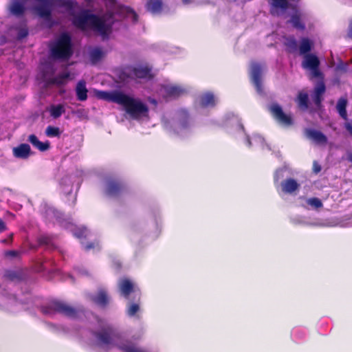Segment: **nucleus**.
<instances>
[{
    "label": "nucleus",
    "mask_w": 352,
    "mask_h": 352,
    "mask_svg": "<svg viewBox=\"0 0 352 352\" xmlns=\"http://www.w3.org/2000/svg\"><path fill=\"white\" fill-rule=\"evenodd\" d=\"M74 236L77 238H82L86 236V229H79L74 232Z\"/></svg>",
    "instance_id": "a18cd8bd"
},
{
    "label": "nucleus",
    "mask_w": 352,
    "mask_h": 352,
    "mask_svg": "<svg viewBox=\"0 0 352 352\" xmlns=\"http://www.w3.org/2000/svg\"><path fill=\"white\" fill-rule=\"evenodd\" d=\"M100 97L105 100L123 106L126 112L133 118H138L140 116H145L148 112V108L146 104L140 100L130 97L120 91H113L111 92L100 91Z\"/></svg>",
    "instance_id": "f257e3e1"
},
{
    "label": "nucleus",
    "mask_w": 352,
    "mask_h": 352,
    "mask_svg": "<svg viewBox=\"0 0 352 352\" xmlns=\"http://www.w3.org/2000/svg\"><path fill=\"white\" fill-rule=\"evenodd\" d=\"M292 8L294 9V12L291 15L290 19L288 22L290 23L295 29L304 31L306 26L305 23L302 21V14L296 7L292 6Z\"/></svg>",
    "instance_id": "4468645a"
},
{
    "label": "nucleus",
    "mask_w": 352,
    "mask_h": 352,
    "mask_svg": "<svg viewBox=\"0 0 352 352\" xmlns=\"http://www.w3.org/2000/svg\"><path fill=\"white\" fill-rule=\"evenodd\" d=\"M270 12L272 16H279L292 6L287 0H269Z\"/></svg>",
    "instance_id": "6e6552de"
},
{
    "label": "nucleus",
    "mask_w": 352,
    "mask_h": 352,
    "mask_svg": "<svg viewBox=\"0 0 352 352\" xmlns=\"http://www.w3.org/2000/svg\"><path fill=\"white\" fill-rule=\"evenodd\" d=\"M200 104L203 107H214L215 98L211 92H207L200 97Z\"/></svg>",
    "instance_id": "2f4dec72"
},
{
    "label": "nucleus",
    "mask_w": 352,
    "mask_h": 352,
    "mask_svg": "<svg viewBox=\"0 0 352 352\" xmlns=\"http://www.w3.org/2000/svg\"><path fill=\"white\" fill-rule=\"evenodd\" d=\"M126 190V186L121 180L109 178L107 180L105 192L110 197L120 196Z\"/></svg>",
    "instance_id": "423d86ee"
},
{
    "label": "nucleus",
    "mask_w": 352,
    "mask_h": 352,
    "mask_svg": "<svg viewBox=\"0 0 352 352\" xmlns=\"http://www.w3.org/2000/svg\"><path fill=\"white\" fill-rule=\"evenodd\" d=\"M164 90L166 96L172 98H177L184 93V90L177 85H166Z\"/></svg>",
    "instance_id": "4be33fe9"
},
{
    "label": "nucleus",
    "mask_w": 352,
    "mask_h": 352,
    "mask_svg": "<svg viewBox=\"0 0 352 352\" xmlns=\"http://www.w3.org/2000/svg\"><path fill=\"white\" fill-rule=\"evenodd\" d=\"M296 101L300 109L306 111L309 108V96L307 93L299 91Z\"/></svg>",
    "instance_id": "cd10ccee"
},
{
    "label": "nucleus",
    "mask_w": 352,
    "mask_h": 352,
    "mask_svg": "<svg viewBox=\"0 0 352 352\" xmlns=\"http://www.w3.org/2000/svg\"><path fill=\"white\" fill-rule=\"evenodd\" d=\"M51 56L57 60H68L73 54L72 38L69 34L63 33L50 47Z\"/></svg>",
    "instance_id": "7ed1b4c3"
},
{
    "label": "nucleus",
    "mask_w": 352,
    "mask_h": 352,
    "mask_svg": "<svg viewBox=\"0 0 352 352\" xmlns=\"http://www.w3.org/2000/svg\"><path fill=\"white\" fill-rule=\"evenodd\" d=\"M348 37L352 39V22L351 23L347 32Z\"/></svg>",
    "instance_id": "864d4df0"
},
{
    "label": "nucleus",
    "mask_w": 352,
    "mask_h": 352,
    "mask_svg": "<svg viewBox=\"0 0 352 352\" xmlns=\"http://www.w3.org/2000/svg\"><path fill=\"white\" fill-rule=\"evenodd\" d=\"M146 10L153 15H160L166 8L163 0H147L145 3Z\"/></svg>",
    "instance_id": "ddd939ff"
},
{
    "label": "nucleus",
    "mask_w": 352,
    "mask_h": 352,
    "mask_svg": "<svg viewBox=\"0 0 352 352\" xmlns=\"http://www.w3.org/2000/svg\"><path fill=\"white\" fill-rule=\"evenodd\" d=\"M28 141L32 145L41 152L46 151L50 148V143L49 141L45 142H41L36 135L31 134L28 136Z\"/></svg>",
    "instance_id": "412c9836"
},
{
    "label": "nucleus",
    "mask_w": 352,
    "mask_h": 352,
    "mask_svg": "<svg viewBox=\"0 0 352 352\" xmlns=\"http://www.w3.org/2000/svg\"><path fill=\"white\" fill-rule=\"evenodd\" d=\"M103 56V52L101 49L96 47L90 52V59L93 64L98 63Z\"/></svg>",
    "instance_id": "c9c22d12"
},
{
    "label": "nucleus",
    "mask_w": 352,
    "mask_h": 352,
    "mask_svg": "<svg viewBox=\"0 0 352 352\" xmlns=\"http://www.w3.org/2000/svg\"><path fill=\"white\" fill-rule=\"evenodd\" d=\"M95 337L104 344H111L116 334L111 327H106L98 332H94Z\"/></svg>",
    "instance_id": "f8f14e48"
},
{
    "label": "nucleus",
    "mask_w": 352,
    "mask_h": 352,
    "mask_svg": "<svg viewBox=\"0 0 352 352\" xmlns=\"http://www.w3.org/2000/svg\"><path fill=\"white\" fill-rule=\"evenodd\" d=\"M94 302L102 307H105L109 304V297L106 291L101 289L93 298Z\"/></svg>",
    "instance_id": "c85d7f7f"
},
{
    "label": "nucleus",
    "mask_w": 352,
    "mask_h": 352,
    "mask_svg": "<svg viewBox=\"0 0 352 352\" xmlns=\"http://www.w3.org/2000/svg\"><path fill=\"white\" fill-rule=\"evenodd\" d=\"M9 10L12 15L16 17H21L25 14V7L22 3L15 1L11 3Z\"/></svg>",
    "instance_id": "b1692460"
},
{
    "label": "nucleus",
    "mask_w": 352,
    "mask_h": 352,
    "mask_svg": "<svg viewBox=\"0 0 352 352\" xmlns=\"http://www.w3.org/2000/svg\"><path fill=\"white\" fill-rule=\"evenodd\" d=\"M307 204L314 208H320L323 204L321 200L317 197H312L307 200Z\"/></svg>",
    "instance_id": "4c0bfd02"
},
{
    "label": "nucleus",
    "mask_w": 352,
    "mask_h": 352,
    "mask_svg": "<svg viewBox=\"0 0 352 352\" xmlns=\"http://www.w3.org/2000/svg\"><path fill=\"white\" fill-rule=\"evenodd\" d=\"M40 2L42 3V4L36 6L34 8L35 11L40 17L49 20L52 16V4L50 0Z\"/></svg>",
    "instance_id": "f3484780"
},
{
    "label": "nucleus",
    "mask_w": 352,
    "mask_h": 352,
    "mask_svg": "<svg viewBox=\"0 0 352 352\" xmlns=\"http://www.w3.org/2000/svg\"><path fill=\"white\" fill-rule=\"evenodd\" d=\"M120 349L123 352H144V351L139 349L133 346H120Z\"/></svg>",
    "instance_id": "ea45409f"
},
{
    "label": "nucleus",
    "mask_w": 352,
    "mask_h": 352,
    "mask_svg": "<svg viewBox=\"0 0 352 352\" xmlns=\"http://www.w3.org/2000/svg\"><path fill=\"white\" fill-rule=\"evenodd\" d=\"M28 35V30L26 28H21L17 34V38L18 39H23L25 37H27Z\"/></svg>",
    "instance_id": "c03bdc74"
},
{
    "label": "nucleus",
    "mask_w": 352,
    "mask_h": 352,
    "mask_svg": "<svg viewBox=\"0 0 352 352\" xmlns=\"http://www.w3.org/2000/svg\"><path fill=\"white\" fill-rule=\"evenodd\" d=\"M118 78L123 82L133 79L132 66L129 65L120 69L118 72Z\"/></svg>",
    "instance_id": "473e14b6"
},
{
    "label": "nucleus",
    "mask_w": 352,
    "mask_h": 352,
    "mask_svg": "<svg viewBox=\"0 0 352 352\" xmlns=\"http://www.w3.org/2000/svg\"><path fill=\"white\" fill-rule=\"evenodd\" d=\"M38 242L40 245H50L52 243V238L47 235H42L38 238Z\"/></svg>",
    "instance_id": "58836bf2"
},
{
    "label": "nucleus",
    "mask_w": 352,
    "mask_h": 352,
    "mask_svg": "<svg viewBox=\"0 0 352 352\" xmlns=\"http://www.w3.org/2000/svg\"><path fill=\"white\" fill-rule=\"evenodd\" d=\"M80 311V309L74 308L58 300H52L47 305L41 307V311L45 315L51 316L55 314H60L69 318H76Z\"/></svg>",
    "instance_id": "20e7f679"
},
{
    "label": "nucleus",
    "mask_w": 352,
    "mask_h": 352,
    "mask_svg": "<svg viewBox=\"0 0 352 352\" xmlns=\"http://www.w3.org/2000/svg\"><path fill=\"white\" fill-rule=\"evenodd\" d=\"M348 104V100L346 96L340 97L336 104V110L339 113L340 116L344 120H348V115L346 111V106Z\"/></svg>",
    "instance_id": "5701e85b"
},
{
    "label": "nucleus",
    "mask_w": 352,
    "mask_h": 352,
    "mask_svg": "<svg viewBox=\"0 0 352 352\" xmlns=\"http://www.w3.org/2000/svg\"><path fill=\"white\" fill-rule=\"evenodd\" d=\"M13 155L19 159L26 160L32 154L30 146L28 144L23 143L12 149Z\"/></svg>",
    "instance_id": "dca6fc26"
},
{
    "label": "nucleus",
    "mask_w": 352,
    "mask_h": 352,
    "mask_svg": "<svg viewBox=\"0 0 352 352\" xmlns=\"http://www.w3.org/2000/svg\"><path fill=\"white\" fill-rule=\"evenodd\" d=\"M4 255L7 258H15L20 255V252L17 250H8L6 251Z\"/></svg>",
    "instance_id": "37998d69"
},
{
    "label": "nucleus",
    "mask_w": 352,
    "mask_h": 352,
    "mask_svg": "<svg viewBox=\"0 0 352 352\" xmlns=\"http://www.w3.org/2000/svg\"><path fill=\"white\" fill-rule=\"evenodd\" d=\"M133 79H144L151 80L154 78L152 68L148 65L132 66Z\"/></svg>",
    "instance_id": "9d476101"
},
{
    "label": "nucleus",
    "mask_w": 352,
    "mask_h": 352,
    "mask_svg": "<svg viewBox=\"0 0 352 352\" xmlns=\"http://www.w3.org/2000/svg\"><path fill=\"white\" fill-rule=\"evenodd\" d=\"M269 111L274 119L279 124L285 127H289L294 124L292 116L290 113H285L281 106L278 103H272L269 107Z\"/></svg>",
    "instance_id": "39448f33"
},
{
    "label": "nucleus",
    "mask_w": 352,
    "mask_h": 352,
    "mask_svg": "<svg viewBox=\"0 0 352 352\" xmlns=\"http://www.w3.org/2000/svg\"><path fill=\"white\" fill-rule=\"evenodd\" d=\"M7 230V226L6 223L0 218V233L6 231Z\"/></svg>",
    "instance_id": "3c124183"
},
{
    "label": "nucleus",
    "mask_w": 352,
    "mask_h": 352,
    "mask_svg": "<svg viewBox=\"0 0 352 352\" xmlns=\"http://www.w3.org/2000/svg\"><path fill=\"white\" fill-rule=\"evenodd\" d=\"M45 135L50 138L59 137L60 135V131L58 127L48 126L45 129Z\"/></svg>",
    "instance_id": "e433bc0d"
},
{
    "label": "nucleus",
    "mask_w": 352,
    "mask_h": 352,
    "mask_svg": "<svg viewBox=\"0 0 352 352\" xmlns=\"http://www.w3.org/2000/svg\"><path fill=\"white\" fill-rule=\"evenodd\" d=\"M263 69L259 63H254L251 65V79L257 91H262V75Z\"/></svg>",
    "instance_id": "9b49d317"
},
{
    "label": "nucleus",
    "mask_w": 352,
    "mask_h": 352,
    "mask_svg": "<svg viewBox=\"0 0 352 352\" xmlns=\"http://www.w3.org/2000/svg\"><path fill=\"white\" fill-rule=\"evenodd\" d=\"M326 87L323 81L318 82L314 87L313 100L317 107L322 106V102L323 100V95L325 93Z\"/></svg>",
    "instance_id": "2eb2a0df"
},
{
    "label": "nucleus",
    "mask_w": 352,
    "mask_h": 352,
    "mask_svg": "<svg viewBox=\"0 0 352 352\" xmlns=\"http://www.w3.org/2000/svg\"><path fill=\"white\" fill-rule=\"evenodd\" d=\"M5 276L6 277L7 279L12 280V281L19 279V278L18 274L16 272H13V271H9V272H6V274H5Z\"/></svg>",
    "instance_id": "79ce46f5"
},
{
    "label": "nucleus",
    "mask_w": 352,
    "mask_h": 352,
    "mask_svg": "<svg viewBox=\"0 0 352 352\" xmlns=\"http://www.w3.org/2000/svg\"><path fill=\"white\" fill-rule=\"evenodd\" d=\"M313 46L314 43L309 38L306 37L302 38L299 45L300 54L304 56L305 54H310L309 52L311 51Z\"/></svg>",
    "instance_id": "393cba45"
},
{
    "label": "nucleus",
    "mask_w": 352,
    "mask_h": 352,
    "mask_svg": "<svg viewBox=\"0 0 352 352\" xmlns=\"http://www.w3.org/2000/svg\"><path fill=\"white\" fill-rule=\"evenodd\" d=\"M72 23L82 30L90 28L99 33L103 38L107 37L111 31V26L107 25L102 18L91 13L88 10H84L76 15Z\"/></svg>",
    "instance_id": "f03ea898"
},
{
    "label": "nucleus",
    "mask_w": 352,
    "mask_h": 352,
    "mask_svg": "<svg viewBox=\"0 0 352 352\" xmlns=\"http://www.w3.org/2000/svg\"><path fill=\"white\" fill-rule=\"evenodd\" d=\"M87 89L84 80H80L76 87L77 99L80 101H85L87 98Z\"/></svg>",
    "instance_id": "a878e982"
},
{
    "label": "nucleus",
    "mask_w": 352,
    "mask_h": 352,
    "mask_svg": "<svg viewBox=\"0 0 352 352\" xmlns=\"http://www.w3.org/2000/svg\"><path fill=\"white\" fill-rule=\"evenodd\" d=\"M313 170L315 173H318L321 170V166L317 162H314Z\"/></svg>",
    "instance_id": "de8ad7c7"
},
{
    "label": "nucleus",
    "mask_w": 352,
    "mask_h": 352,
    "mask_svg": "<svg viewBox=\"0 0 352 352\" xmlns=\"http://www.w3.org/2000/svg\"><path fill=\"white\" fill-rule=\"evenodd\" d=\"M47 70H50L51 74H53L54 73L53 67L51 65H46L45 69L43 71V74L44 76H46Z\"/></svg>",
    "instance_id": "09e8293b"
},
{
    "label": "nucleus",
    "mask_w": 352,
    "mask_h": 352,
    "mask_svg": "<svg viewBox=\"0 0 352 352\" xmlns=\"http://www.w3.org/2000/svg\"><path fill=\"white\" fill-rule=\"evenodd\" d=\"M344 128L346 129V130L349 133V134L352 137V124L349 122H346L344 124Z\"/></svg>",
    "instance_id": "603ef678"
},
{
    "label": "nucleus",
    "mask_w": 352,
    "mask_h": 352,
    "mask_svg": "<svg viewBox=\"0 0 352 352\" xmlns=\"http://www.w3.org/2000/svg\"><path fill=\"white\" fill-rule=\"evenodd\" d=\"M13 234H10L9 237L7 239H2L1 242L4 244H10L12 242Z\"/></svg>",
    "instance_id": "8fccbe9b"
},
{
    "label": "nucleus",
    "mask_w": 352,
    "mask_h": 352,
    "mask_svg": "<svg viewBox=\"0 0 352 352\" xmlns=\"http://www.w3.org/2000/svg\"><path fill=\"white\" fill-rule=\"evenodd\" d=\"M69 72L60 74L55 77L47 80V85H56L58 86L63 85L66 83L67 80L69 78Z\"/></svg>",
    "instance_id": "bb28decb"
},
{
    "label": "nucleus",
    "mask_w": 352,
    "mask_h": 352,
    "mask_svg": "<svg viewBox=\"0 0 352 352\" xmlns=\"http://www.w3.org/2000/svg\"><path fill=\"white\" fill-rule=\"evenodd\" d=\"M312 75L314 77L319 78L322 76V72L320 71L319 67H317L316 69H311Z\"/></svg>",
    "instance_id": "49530a36"
},
{
    "label": "nucleus",
    "mask_w": 352,
    "mask_h": 352,
    "mask_svg": "<svg viewBox=\"0 0 352 352\" xmlns=\"http://www.w3.org/2000/svg\"><path fill=\"white\" fill-rule=\"evenodd\" d=\"M284 45L287 52L294 53L298 49V43L294 36H289L285 38Z\"/></svg>",
    "instance_id": "7c9ffc66"
},
{
    "label": "nucleus",
    "mask_w": 352,
    "mask_h": 352,
    "mask_svg": "<svg viewBox=\"0 0 352 352\" xmlns=\"http://www.w3.org/2000/svg\"><path fill=\"white\" fill-rule=\"evenodd\" d=\"M274 181H278V178H276V177H274Z\"/></svg>",
    "instance_id": "4d7b16f0"
},
{
    "label": "nucleus",
    "mask_w": 352,
    "mask_h": 352,
    "mask_svg": "<svg viewBox=\"0 0 352 352\" xmlns=\"http://www.w3.org/2000/svg\"><path fill=\"white\" fill-rule=\"evenodd\" d=\"M282 191L287 194H292L300 188V184L293 178L283 180L281 184Z\"/></svg>",
    "instance_id": "6ab92c4d"
},
{
    "label": "nucleus",
    "mask_w": 352,
    "mask_h": 352,
    "mask_svg": "<svg viewBox=\"0 0 352 352\" xmlns=\"http://www.w3.org/2000/svg\"><path fill=\"white\" fill-rule=\"evenodd\" d=\"M41 214L47 220H52L53 219H58L59 217V212L54 208L44 205Z\"/></svg>",
    "instance_id": "c756f323"
},
{
    "label": "nucleus",
    "mask_w": 352,
    "mask_h": 352,
    "mask_svg": "<svg viewBox=\"0 0 352 352\" xmlns=\"http://www.w3.org/2000/svg\"><path fill=\"white\" fill-rule=\"evenodd\" d=\"M65 112V109L63 104L52 105L50 109V116L56 119Z\"/></svg>",
    "instance_id": "72a5a7b5"
},
{
    "label": "nucleus",
    "mask_w": 352,
    "mask_h": 352,
    "mask_svg": "<svg viewBox=\"0 0 352 352\" xmlns=\"http://www.w3.org/2000/svg\"><path fill=\"white\" fill-rule=\"evenodd\" d=\"M180 114H181V116L183 118V121L182 122V124L184 127H187L188 126V118H189V115L187 112V111L186 110H181L180 111Z\"/></svg>",
    "instance_id": "a19ab883"
},
{
    "label": "nucleus",
    "mask_w": 352,
    "mask_h": 352,
    "mask_svg": "<svg viewBox=\"0 0 352 352\" xmlns=\"http://www.w3.org/2000/svg\"><path fill=\"white\" fill-rule=\"evenodd\" d=\"M302 62V66L304 69H316L320 66V60L318 56L314 54H305Z\"/></svg>",
    "instance_id": "a211bd4d"
},
{
    "label": "nucleus",
    "mask_w": 352,
    "mask_h": 352,
    "mask_svg": "<svg viewBox=\"0 0 352 352\" xmlns=\"http://www.w3.org/2000/svg\"><path fill=\"white\" fill-rule=\"evenodd\" d=\"M141 294H135V296L133 297V302H129L126 308V314L133 317L135 316L140 311V307Z\"/></svg>",
    "instance_id": "aec40b11"
},
{
    "label": "nucleus",
    "mask_w": 352,
    "mask_h": 352,
    "mask_svg": "<svg viewBox=\"0 0 352 352\" xmlns=\"http://www.w3.org/2000/svg\"><path fill=\"white\" fill-rule=\"evenodd\" d=\"M183 3L184 4H188L190 3V0H182Z\"/></svg>",
    "instance_id": "6e6d98bb"
},
{
    "label": "nucleus",
    "mask_w": 352,
    "mask_h": 352,
    "mask_svg": "<svg viewBox=\"0 0 352 352\" xmlns=\"http://www.w3.org/2000/svg\"><path fill=\"white\" fill-rule=\"evenodd\" d=\"M94 248V244L92 243H90L86 245L85 247L86 250H89L90 249Z\"/></svg>",
    "instance_id": "5fc2aeb1"
},
{
    "label": "nucleus",
    "mask_w": 352,
    "mask_h": 352,
    "mask_svg": "<svg viewBox=\"0 0 352 352\" xmlns=\"http://www.w3.org/2000/svg\"><path fill=\"white\" fill-rule=\"evenodd\" d=\"M122 13L126 16H131L133 23H135L138 21L139 16L136 12L129 6H123L121 8Z\"/></svg>",
    "instance_id": "f704fd0d"
},
{
    "label": "nucleus",
    "mask_w": 352,
    "mask_h": 352,
    "mask_svg": "<svg viewBox=\"0 0 352 352\" xmlns=\"http://www.w3.org/2000/svg\"><path fill=\"white\" fill-rule=\"evenodd\" d=\"M118 287L121 296L128 300L130 299L131 294L133 297H134L135 294H141L140 289H136L133 282L129 278L121 279L119 282Z\"/></svg>",
    "instance_id": "0eeeda50"
},
{
    "label": "nucleus",
    "mask_w": 352,
    "mask_h": 352,
    "mask_svg": "<svg viewBox=\"0 0 352 352\" xmlns=\"http://www.w3.org/2000/svg\"><path fill=\"white\" fill-rule=\"evenodd\" d=\"M305 137L318 145L324 146L327 144V137L320 131L313 129H305Z\"/></svg>",
    "instance_id": "1a4fd4ad"
}]
</instances>
